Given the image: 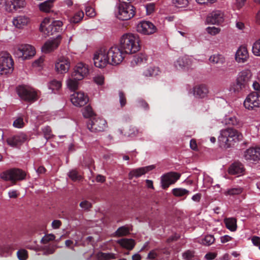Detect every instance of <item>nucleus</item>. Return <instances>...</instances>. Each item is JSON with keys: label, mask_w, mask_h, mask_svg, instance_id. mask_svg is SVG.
<instances>
[{"label": "nucleus", "mask_w": 260, "mask_h": 260, "mask_svg": "<svg viewBox=\"0 0 260 260\" xmlns=\"http://www.w3.org/2000/svg\"><path fill=\"white\" fill-rule=\"evenodd\" d=\"M82 114L85 118L89 119L86 121L87 129L92 133L104 131L107 127L106 121L101 118H94V113L90 106H86Z\"/></svg>", "instance_id": "f257e3e1"}, {"label": "nucleus", "mask_w": 260, "mask_h": 260, "mask_svg": "<svg viewBox=\"0 0 260 260\" xmlns=\"http://www.w3.org/2000/svg\"><path fill=\"white\" fill-rule=\"evenodd\" d=\"M140 40L138 35L126 33L120 37V47L125 53H135L140 49Z\"/></svg>", "instance_id": "f03ea898"}, {"label": "nucleus", "mask_w": 260, "mask_h": 260, "mask_svg": "<svg viewBox=\"0 0 260 260\" xmlns=\"http://www.w3.org/2000/svg\"><path fill=\"white\" fill-rule=\"evenodd\" d=\"M242 135L233 128H226L220 131L218 140L224 148H229L242 139Z\"/></svg>", "instance_id": "7ed1b4c3"}, {"label": "nucleus", "mask_w": 260, "mask_h": 260, "mask_svg": "<svg viewBox=\"0 0 260 260\" xmlns=\"http://www.w3.org/2000/svg\"><path fill=\"white\" fill-rule=\"evenodd\" d=\"M251 75V72L248 70L240 72L238 75L236 82L231 85L230 91L239 93L247 89Z\"/></svg>", "instance_id": "20e7f679"}, {"label": "nucleus", "mask_w": 260, "mask_h": 260, "mask_svg": "<svg viewBox=\"0 0 260 260\" xmlns=\"http://www.w3.org/2000/svg\"><path fill=\"white\" fill-rule=\"evenodd\" d=\"M36 53L35 48L28 44H17L13 49V55L22 60L31 59Z\"/></svg>", "instance_id": "39448f33"}, {"label": "nucleus", "mask_w": 260, "mask_h": 260, "mask_svg": "<svg viewBox=\"0 0 260 260\" xmlns=\"http://www.w3.org/2000/svg\"><path fill=\"white\" fill-rule=\"evenodd\" d=\"M62 25L63 22L60 20L45 18L40 24V30L47 36L53 35L62 30Z\"/></svg>", "instance_id": "423d86ee"}, {"label": "nucleus", "mask_w": 260, "mask_h": 260, "mask_svg": "<svg viewBox=\"0 0 260 260\" xmlns=\"http://www.w3.org/2000/svg\"><path fill=\"white\" fill-rule=\"evenodd\" d=\"M135 14V8L129 4H119L115 10L116 17L121 20H128Z\"/></svg>", "instance_id": "0eeeda50"}, {"label": "nucleus", "mask_w": 260, "mask_h": 260, "mask_svg": "<svg viewBox=\"0 0 260 260\" xmlns=\"http://www.w3.org/2000/svg\"><path fill=\"white\" fill-rule=\"evenodd\" d=\"M81 80V64L78 63L72 72L71 76L66 81L67 87L72 91L77 90Z\"/></svg>", "instance_id": "6e6552de"}, {"label": "nucleus", "mask_w": 260, "mask_h": 260, "mask_svg": "<svg viewBox=\"0 0 260 260\" xmlns=\"http://www.w3.org/2000/svg\"><path fill=\"white\" fill-rule=\"evenodd\" d=\"M26 173L19 169L13 168L2 172L0 175L1 179L15 183L17 181L25 179Z\"/></svg>", "instance_id": "1a4fd4ad"}, {"label": "nucleus", "mask_w": 260, "mask_h": 260, "mask_svg": "<svg viewBox=\"0 0 260 260\" xmlns=\"http://www.w3.org/2000/svg\"><path fill=\"white\" fill-rule=\"evenodd\" d=\"M14 61L10 54L6 52L0 53V74L7 75L13 71Z\"/></svg>", "instance_id": "9d476101"}, {"label": "nucleus", "mask_w": 260, "mask_h": 260, "mask_svg": "<svg viewBox=\"0 0 260 260\" xmlns=\"http://www.w3.org/2000/svg\"><path fill=\"white\" fill-rule=\"evenodd\" d=\"M108 55L110 59V64L113 66L120 64L124 58V52L117 46L111 47L107 51Z\"/></svg>", "instance_id": "9b49d317"}, {"label": "nucleus", "mask_w": 260, "mask_h": 260, "mask_svg": "<svg viewBox=\"0 0 260 260\" xmlns=\"http://www.w3.org/2000/svg\"><path fill=\"white\" fill-rule=\"evenodd\" d=\"M244 106L249 110H255L260 107V92L249 93L244 100Z\"/></svg>", "instance_id": "f8f14e48"}, {"label": "nucleus", "mask_w": 260, "mask_h": 260, "mask_svg": "<svg viewBox=\"0 0 260 260\" xmlns=\"http://www.w3.org/2000/svg\"><path fill=\"white\" fill-rule=\"evenodd\" d=\"M17 92L23 100L31 102L37 100L36 92L29 87L19 86L17 88Z\"/></svg>", "instance_id": "ddd939ff"}, {"label": "nucleus", "mask_w": 260, "mask_h": 260, "mask_svg": "<svg viewBox=\"0 0 260 260\" xmlns=\"http://www.w3.org/2000/svg\"><path fill=\"white\" fill-rule=\"evenodd\" d=\"M4 2V9L9 13H14L24 8L26 6L25 0H2Z\"/></svg>", "instance_id": "4468645a"}, {"label": "nucleus", "mask_w": 260, "mask_h": 260, "mask_svg": "<svg viewBox=\"0 0 260 260\" xmlns=\"http://www.w3.org/2000/svg\"><path fill=\"white\" fill-rule=\"evenodd\" d=\"M93 60L94 65L99 68L105 67L110 62L107 51L102 49L95 54Z\"/></svg>", "instance_id": "2eb2a0df"}, {"label": "nucleus", "mask_w": 260, "mask_h": 260, "mask_svg": "<svg viewBox=\"0 0 260 260\" xmlns=\"http://www.w3.org/2000/svg\"><path fill=\"white\" fill-rule=\"evenodd\" d=\"M71 67L70 59L65 56L58 58L55 62L54 69L55 71L60 74L67 73Z\"/></svg>", "instance_id": "dca6fc26"}, {"label": "nucleus", "mask_w": 260, "mask_h": 260, "mask_svg": "<svg viewBox=\"0 0 260 260\" xmlns=\"http://www.w3.org/2000/svg\"><path fill=\"white\" fill-rule=\"evenodd\" d=\"M136 30L138 32L142 35H150L155 32L157 28L151 22L142 21L137 24Z\"/></svg>", "instance_id": "f3484780"}, {"label": "nucleus", "mask_w": 260, "mask_h": 260, "mask_svg": "<svg viewBox=\"0 0 260 260\" xmlns=\"http://www.w3.org/2000/svg\"><path fill=\"white\" fill-rule=\"evenodd\" d=\"M243 157L249 162H258L260 161V147H251L246 149L244 152Z\"/></svg>", "instance_id": "a211bd4d"}, {"label": "nucleus", "mask_w": 260, "mask_h": 260, "mask_svg": "<svg viewBox=\"0 0 260 260\" xmlns=\"http://www.w3.org/2000/svg\"><path fill=\"white\" fill-rule=\"evenodd\" d=\"M180 177V175L175 172H169L164 175L161 178L162 187L168 188L171 184L175 183Z\"/></svg>", "instance_id": "6ab92c4d"}, {"label": "nucleus", "mask_w": 260, "mask_h": 260, "mask_svg": "<svg viewBox=\"0 0 260 260\" xmlns=\"http://www.w3.org/2000/svg\"><path fill=\"white\" fill-rule=\"evenodd\" d=\"M174 66L177 70H188L192 67V60L188 56L179 57L175 62Z\"/></svg>", "instance_id": "aec40b11"}, {"label": "nucleus", "mask_w": 260, "mask_h": 260, "mask_svg": "<svg viewBox=\"0 0 260 260\" xmlns=\"http://www.w3.org/2000/svg\"><path fill=\"white\" fill-rule=\"evenodd\" d=\"M223 21V13L219 10L213 11L206 18V22L210 24H219Z\"/></svg>", "instance_id": "412c9836"}, {"label": "nucleus", "mask_w": 260, "mask_h": 260, "mask_svg": "<svg viewBox=\"0 0 260 260\" xmlns=\"http://www.w3.org/2000/svg\"><path fill=\"white\" fill-rule=\"evenodd\" d=\"M30 22L29 17L25 15H17L14 17L12 20V23L15 28L23 29L27 26Z\"/></svg>", "instance_id": "4be33fe9"}, {"label": "nucleus", "mask_w": 260, "mask_h": 260, "mask_svg": "<svg viewBox=\"0 0 260 260\" xmlns=\"http://www.w3.org/2000/svg\"><path fill=\"white\" fill-rule=\"evenodd\" d=\"M60 43V37L46 41L42 47V51L44 53H48L56 49Z\"/></svg>", "instance_id": "5701e85b"}, {"label": "nucleus", "mask_w": 260, "mask_h": 260, "mask_svg": "<svg viewBox=\"0 0 260 260\" xmlns=\"http://www.w3.org/2000/svg\"><path fill=\"white\" fill-rule=\"evenodd\" d=\"M154 168L155 166L154 165H150L144 167L133 169L128 173V178L129 179H132L134 177H140L143 175H144L148 172L152 170Z\"/></svg>", "instance_id": "b1692460"}, {"label": "nucleus", "mask_w": 260, "mask_h": 260, "mask_svg": "<svg viewBox=\"0 0 260 260\" xmlns=\"http://www.w3.org/2000/svg\"><path fill=\"white\" fill-rule=\"evenodd\" d=\"M249 58L248 52L246 47H240L235 54V60L238 63H244L247 61Z\"/></svg>", "instance_id": "393cba45"}, {"label": "nucleus", "mask_w": 260, "mask_h": 260, "mask_svg": "<svg viewBox=\"0 0 260 260\" xmlns=\"http://www.w3.org/2000/svg\"><path fill=\"white\" fill-rule=\"evenodd\" d=\"M245 169L243 165L240 162L233 163L229 169V172L231 175L240 176L243 174Z\"/></svg>", "instance_id": "a878e982"}, {"label": "nucleus", "mask_w": 260, "mask_h": 260, "mask_svg": "<svg viewBox=\"0 0 260 260\" xmlns=\"http://www.w3.org/2000/svg\"><path fill=\"white\" fill-rule=\"evenodd\" d=\"M222 122L225 125H232L236 128L241 127L243 124V122L235 116H226Z\"/></svg>", "instance_id": "bb28decb"}, {"label": "nucleus", "mask_w": 260, "mask_h": 260, "mask_svg": "<svg viewBox=\"0 0 260 260\" xmlns=\"http://www.w3.org/2000/svg\"><path fill=\"white\" fill-rule=\"evenodd\" d=\"M26 140L24 135H17L7 139V142L11 147H18L25 142Z\"/></svg>", "instance_id": "cd10ccee"}, {"label": "nucleus", "mask_w": 260, "mask_h": 260, "mask_svg": "<svg viewBox=\"0 0 260 260\" xmlns=\"http://www.w3.org/2000/svg\"><path fill=\"white\" fill-rule=\"evenodd\" d=\"M208 93V89L205 85L196 86L193 88V94L196 97L204 98L206 97Z\"/></svg>", "instance_id": "c85d7f7f"}, {"label": "nucleus", "mask_w": 260, "mask_h": 260, "mask_svg": "<svg viewBox=\"0 0 260 260\" xmlns=\"http://www.w3.org/2000/svg\"><path fill=\"white\" fill-rule=\"evenodd\" d=\"M210 63L217 65H222L225 62L223 55L217 53L212 55L209 58Z\"/></svg>", "instance_id": "c756f323"}, {"label": "nucleus", "mask_w": 260, "mask_h": 260, "mask_svg": "<svg viewBox=\"0 0 260 260\" xmlns=\"http://www.w3.org/2000/svg\"><path fill=\"white\" fill-rule=\"evenodd\" d=\"M160 73L159 68L157 67H149L143 71V75L146 77H155Z\"/></svg>", "instance_id": "7c9ffc66"}, {"label": "nucleus", "mask_w": 260, "mask_h": 260, "mask_svg": "<svg viewBox=\"0 0 260 260\" xmlns=\"http://www.w3.org/2000/svg\"><path fill=\"white\" fill-rule=\"evenodd\" d=\"M117 243L122 247L132 250L135 245V241L132 239H121L117 241Z\"/></svg>", "instance_id": "2f4dec72"}, {"label": "nucleus", "mask_w": 260, "mask_h": 260, "mask_svg": "<svg viewBox=\"0 0 260 260\" xmlns=\"http://www.w3.org/2000/svg\"><path fill=\"white\" fill-rule=\"evenodd\" d=\"M146 57L143 54H138L133 57L131 61V66L133 67L137 65L141 64L142 63L146 61Z\"/></svg>", "instance_id": "473e14b6"}, {"label": "nucleus", "mask_w": 260, "mask_h": 260, "mask_svg": "<svg viewBox=\"0 0 260 260\" xmlns=\"http://www.w3.org/2000/svg\"><path fill=\"white\" fill-rule=\"evenodd\" d=\"M224 222L226 228L231 231L234 232L237 230V220L236 218L233 217L225 218Z\"/></svg>", "instance_id": "72a5a7b5"}, {"label": "nucleus", "mask_w": 260, "mask_h": 260, "mask_svg": "<svg viewBox=\"0 0 260 260\" xmlns=\"http://www.w3.org/2000/svg\"><path fill=\"white\" fill-rule=\"evenodd\" d=\"M71 102L76 107H81V93L80 92H74L71 95Z\"/></svg>", "instance_id": "f704fd0d"}, {"label": "nucleus", "mask_w": 260, "mask_h": 260, "mask_svg": "<svg viewBox=\"0 0 260 260\" xmlns=\"http://www.w3.org/2000/svg\"><path fill=\"white\" fill-rule=\"evenodd\" d=\"M131 229L126 226L119 227L113 234L115 237H123L128 235L130 233Z\"/></svg>", "instance_id": "c9c22d12"}, {"label": "nucleus", "mask_w": 260, "mask_h": 260, "mask_svg": "<svg viewBox=\"0 0 260 260\" xmlns=\"http://www.w3.org/2000/svg\"><path fill=\"white\" fill-rule=\"evenodd\" d=\"M53 0H47L41 3L39 5L41 11L45 12H49L53 6Z\"/></svg>", "instance_id": "e433bc0d"}, {"label": "nucleus", "mask_w": 260, "mask_h": 260, "mask_svg": "<svg viewBox=\"0 0 260 260\" xmlns=\"http://www.w3.org/2000/svg\"><path fill=\"white\" fill-rule=\"evenodd\" d=\"M172 193L177 197L187 196L189 193V191L182 188H176L172 190Z\"/></svg>", "instance_id": "4c0bfd02"}, {"label": "nucleus", "mask_w": 260, "mask_h": 260, "mask_svg": "<svg viewBox=\"0 0 260 260\" xmlns=\"http://www.w3.org/2000/svg\"><path fill=\"white\" fill-rule=\"evenodd\" d=\"M97 257L99 260H109L110 259H115V255L111 253L99 252L97 254Z\"/></svg>", "instance_id": "58836bf2"}, {"label": "nucleus", "mask_w": 260, "mask_h": 260, "mask_svg": "<svg viewBox=\"0 0 260 260\" xmlns=\"http://www.w3.org/2000/svg\"><path fill=\"white\" fill-rule=\"evenodd\" d=\"M215 241L213 236L209 235L205 236L201 240L200 243L205 246H209L213 244Z\"/></svg>", "instance_id": "ea45409f"}, {"label": "nucleus", "mask_w": 260, "mask_h": 260, "mask_svg": "<svg viewBox=\"0 0 260 260\" xmlns=\"http://www.w3.org/2000/svg\"><path fill=\"white\" fill-rule=\"evenodd\" d=\"M252 52L256 56H260V39L257 40L252 45Z\"/></svg>", "instance_id": "a19ab883"}, {"label": "nucleus", "mask_w": 260, "mask_h": 260, "mask_svg": "<svg viewBox=\"0 0 260 260\" xmlns=\"http://www.w3.org/2000/svg\"><path fill=\"white\" fill-rule=\"evenodd\" d=\"M92 72V67L88 64L82 63V79L88 77Z\"/></svg>", "instance_id": "79ce46f5"}, {"label": "nucleus", "mask_w": 260, "mask_h": 260, "mask_svg": "<svg viewBox=\"0 0 260 260\" xmlns=\"http://www.w3.org/2000/svg\"><path fill=\"white\" fill-rule=\"evenodd\" d=\"M56 248V246L55 245H50L43 247L42 250L44 251V254L48 255L53 253Z\"/></svg>", "instance_id": "37998d69"}, {"label": "nucleus", "mask_w": 260, "mask_h": 260, "mask_svg": "<svg viewBox=\"0 0 260 260\" xmlns=\"http://www.w3.org/2000/svg\"><path fill=\"white\" fill-rule=\"evenodd\" d=\"M242 191V189L240 187L232 188L228 189L225 193L226 195H237L239 194Z\"/></svg>", "instance_id": "c03bdc74"}, {"label": "nucleus", "mask_w": 260, "mask_h": 260, "mask_svg": "<svg viewBox=\"0 0 260 260\" xmlns=\"http://www.w3.org/2000/svg\"><path fill=\"white\" fill-rule=\"evenodd\" d=\"M13 126L18 128H21L24 126L25 123L23 118L19 117L17 118L13 122Z\"/></svg>", "instance_id": "a18cd8bd"}, {"label": "nucleus", "mask_w": 260, "mask_h": 260, "mask_svg": "<svg viewBox=\"0 0 260 260\" xmlns=\"http://www.w3.org/2000/svg\"><path fill=\"white\" fill-rule=\"evenodd\" d=\"M85 14L86 16L92 18L95 16L96 13L93 7L88 6L85 7Z\"/></svg>", "instance_id": "49530a36"}, {"label": "nucleus", "mask_w": 260, "mask_h": 260, "mask_svg": "<svg viewBox=\"0 0 260 260\" xmlns=\"http://www.w3.org/2000/svg\"><path fill=\"white\" fill-rule=\"evenodd\" d=\"M61 86V83L60 81L57 80L52 81L49 84V88L53 91L58 90Z\"/></svg>", "instance_id": "de8ad7c7"}, {"label": "nucleus", "mask_w": 260, "mask_h": 260, "mask_svg": "<svg viewBox=\"0 0 260 260\" xmlns=\"http://www.w3.org/2000/svg\"><path fill=\"white\" fill-rule=\"evenodd\" d=\"M172 2L177 7H185L188 4V0H172Z\"/></svg>", "instance_id": "09e8293b"}, {"label": "nucleus", "mask_w": 260, "mask_h": 260, "mask_svg": "<svg viewBox=\"0 0 260 260\" xmlns=\"http://www.w3.org/2000/svg\"><path fill=\"white\" fill-rule=\"evenodd\" d=\"M68 176L74 181H76L80 179V176L75 170L70 171L68 173Z\"/></svg>", "instance_id": "8fccbe9b"}, {"label": "nucleus", "mask_w": 260, "mask_h": 260, "mask_svg": "<svg viewBox=\"0 0 260 260\" xmlns=\"http://www.w3.org/2000/svg\"><path fill=\"white\" fill-rule=\"evenodd\" d=\"M183 258L185 260H192L194 256L193 251L188 250L182 254Z\"/></svg>", "instance_id": "3c124183"}, {"label": "nucleus", "mask_w": 260, "mask_h": 260, "mask_svg": "<svg viewBox=\"0 0 260 260\" xmlns=\"http://www.w3.org/2000/svg\"><path fill=\"white\" fill-rule=\"evenodd\" d=\"M55 236L53 234H47L45 235L41 239V242L43 244H47L51 241L54 240Z\"/></svg>", "instance_id": "603ef678"}, {"label": "nucleus", "mask_w": 260, "mask_h": 260, "mask_svg": "<svg viewBox=\"0 0 260 260\" xmlns=\"http://www.w3.org/2000/svg\"><path fill=\"white\" fill-rule=\"evenodd\" d=\"M138 134V131L135 127H130L128 131L125 132V135L127 137H133L136 136Z\"/></svg>", "instance_id": "864d4df0"}, {"label": "nucleus", "mask_w": 260, "mask_h": 260, "mask_svg": "<svg viewBox=\"0 0 260 260\" xmlns=\"http://www.w3.org/2000/svg\"><path fill=\"white\" fill-rule=\"evenodd\" d=\"M44 137L47 140L50 139L52 136L51 134V130L49 126H45L42 129Z\"/></svg>", "instance_id": "5fc2aeb1"}, {"label": "nucleus", "mask_w": 260, "mask_h": 260, "mask_svg": "<svg viewBox=\"0 0 260 260\" xmlns=\"http://www.w3.org/2000/svg\"><path fill=\"white\" fill-rule=\"evenodd\" d=\"M17 256L20 260H26L27 258V252L22 249L17 251Z\"/></svg>", "instance_id": "6e6d98bb"}, {"label": "nucleus", "mask_w": 260, "mask_h": 260, "mask_svg": "<svg viewBox=\"0 0 260 260\" xmlns=\"http://www.w3.org/2000/svg\"><path fill=\"white\" fill-rule=\"evenodd\" d=\"M137 106L138 107L142 108L145 110H148L149 106L147 103L142 99H139L137 101Z\"/></svg>", "instance_id": "4d7b16f0"}, {"label": "nucleus", "mask_w": 260, "mask_h": 260, "mask_svg": "<svg viewBox=\"0 0 260 260\" xmlns=\"http://www.w3.org/2000/svg\"><path fill=\"white\" fill-rule=\"evenodd\" d=\"M94 82L99 85H102L104 83V77L102 75H98L93 78Z\"/></svg>", "instance_id": "13d9d810"}, {"label": "nucleus", "mask_w": 260, "mask_h": 260, "mask_svg": "<svg viewBox=\"0 0 260 260\" xmlns=\"http://www.w3.org/2000/svg\"><path fill=\"white\" fill-rule=\"evenodd\" d=\"M206 30L208 33L211 35H215L218 34L220 30V29L219 28L215 27L214 26L208 27L206 28Z\"/></svg>", "instance_id": "bf43d9fd"}, {"label": "nucleus", "mask_w": 260, "mask_h": 260, "mask_svg": "<svg viewBox=\"0 0 260 260\" xmlns=\"http://www.w3.org/2000/svg\"><path fill=\"white\" fill-rule=\"evenodd\" d=\"M119 102L121 107H123L126 104V99L124 93L122 91L119 92Z\"/></svg>", "instance_id": "052dcab7"}, {"label": "nucleus", "mask_w": 260, "mask_h": 260, "mask_svg": "<svg viewBox=\"0 0 260 260\" xmlns=\"http://www.w3.org/2000/svg\"><path fill=\"white\" fill-rule=\"evenodd\" d=\"M81 20V17L80 16V13H77L71 19V22L76 23L79 22Z\"/></svg>", "instance_id": "680f3d73"}, {"label": "nucleus", "mask_w": 260, "mask_h": 260, "mask_svg": "<svg viewBox=\"0 0 260 260\" xmlns=\"http://www.w3.org/2000/svg\"><path fill=\"white\" fill-rule=\"evenodd\" d=\"M154 7H155V6H154V4L151 3V4H147L145 6V8H146L147 14H150L152 12H153L154 10Z\"/></svg>", "instance_id": "e2e57ef3"}, {"label": "nucleus", "mask_w": 260, "mask_h": 260, "mask_svg": "<svg viewBox=\"0 0 260 260\" xmlns=\"http://www.w3.org/2000/svg\"><path fill=\"white\" fill-rule=\"evenodd\" d=\"M91 207V203L87 201H82V210H88Z\"/></svg>", "instance_id": "0e129e2a"}, {"label": "nucleus", "mask_w": 260, "mask_h": 260, "mask_svg": "<svg viewBox=\"0 0 260 260\" xmlns=\"http://www.w3.org/2000/svg\"><path fill=\"white\" fill-rule=\"evenodd\" d=\"M61 225V222L59 220H54L51 223V226L54 229H57L60 228Z\"/></svg>", "instance_id": "69168bd1"}, {"label": "nucleus", "mask_w": 260, "mask_h": 260, "mask_svg": "<svg viewBox=\"0 0 260 260\" xmlns=\"http://www.w3.org/2000/svg\"><path fill=\"white\" fill-rule=\"evenodd\" d=\"M77 244V242L76 241H75V242L73 240H66L65 242V245L67 247H69L73 249V247H72V246H75Z\"/></svg>", "instance_id": "338daca9"}, {"label": "nucleus", "mask_w": 260, "mask_h": 260, "mask_svg": "<svg viewBox=\"0 0 260 260\" xmlns=\"http://www.w3.org/2000/svg\"><path fill=\"white\" fill-rule=\"evenodd\" d=\"M246 0H235V5L238 9L241 8L245 4Z\"/></svg>", "instance_id": "774afa93"}]
</instances>
